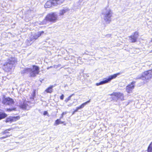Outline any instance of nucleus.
Returning <instances> with one entry per match:
<instances>
[{
	"label": "nucleus",
	"mask_w": 152,
	"mask_h": 152,
	"mask_svg": "<svg viewBox=\"0 0 152 152\" xmlns=\"http://www.w3.org/2000/svg\"><path fill=\"white\" fill-rule=\"evenodd\" d=\"M79 108H78V107H77L75 109V110H74V112H77L78 111V110H79Z\"/></svg>",
	"instance_id": "nucleus-31"
},
{
	"label": "nucleus",
	"mask_w": 152,
	"mask_h": 152,
	"mask_svg": "<svg viewBox=\"0 0 152 152\" xmlns=\"http://www.w3.org/2000/svg\"><path fill=\"white\" fill-rule=\"evenodd\" d=\"M147 151L148 152H152V142H151L148 146Z\"/></svg>",
	"instance_id": "nucleus-22"
},
{
	"label": "nucleus",
	"mask_w": 152,
	"mask_h": 152,
	"mask_svg": "<svg viewBox=\"0 0 152 152\" xmlns=\"http://www.w3.org/2000/svg\"><path fill=\"white\" fill-rule=\"evenodd\" d=\"M3 69L5 71L8 72L10 71V63L5 62L3 66Z\"/></svg>",
	"instance_id": "nucleus-12"
},
{
	"label": "nucleus",
	"mask_w": 152,
	"mask_h": 152,
	"mask_svg": "<svg viewBox=\"0 0 152 152\" xmlns=\"http://www.w3.org/2000/svg\"><path fill=\"white\" fill-rule=\"evenodd\" d=\"M53 0L47 1L45 4L44 7L45 8H49L53 6H55Z\"/></svg>",
	"instance_id": "nucleus-9"
},
{
	"label": "nucleus",
	"mask_w": 152,
	"mask_h": 152,
	"mask_svg": "<svg viewBox=\"0 0 152 152\" xmlns=\"http://www.w3.org/2000/svg\"><path fill=\"white\" fill-rule=\"evenodd\" d=\"M68 10V9H63L60 10L59 13V15L60 16H62L64 15Z\"/></svg>",
	"instance_id": "nucleus-17"
},
{
	"label": "nucleus",
	"mask_w": 152,
	"mask_h": 152,
	"mask_svg": "<svg viewBox=\"0 0 152 152\" xmlns=\"http://www.w3.org/2000/svg\"><path fill=\"white\" fill-rule=\"evenodd\" d=\"M90 102V99H89V100L86 101V102H84L81 104L78 107V108L79 109H82L86 105L87 103H89Z\"/></svg>",
	"instance_id": "nucleus-19"
},
{
	"label": "nucleus",
	"mask_w": 152,
	"mask_h": 152,
	"mask_svg": "<svg viewBox=\"0 0 152 152\" xmlns=\"http://www.w3.org/2000/svg\"><path fill=\"white\" fill-rule=\"evenodd\" d=\"M152 78V69L145 71L143 72L141 76L137 78L141 79L145 83H147Z\"/></svg>",
	"instance_id": "nucleus-2"
},
{
	"label": "nucleus",
	"mask_w": 152,
	"mask_h": 152,
	"mask_svg": "<svg viewBox=\"0 0 152 152\" xmlns=\"http://www.w3.org/2000/svg\"><path fill=\"white\" fill-rule=\"evenodd\" d=\"M55 6L60 5L63 4L65 1V0H53Z\"/></svg>",
	"instance_id": "nucleus-14"
},
{
	"label": "nucleus",
	"mask_w": 152,
	"mask_h": 152,
	"mask_svg": "<svg viewBox=\"0 0 152 152\" xmlns=\"http://www.w3.org/2000/svg\"><path fill=\"white\" fill-rule=\"evenodd\" d=\"M75 113V112H74V110L73 112H72V114H73Z\"/></svg>",
	"instance_id": "nucleus-32"
},
{
	"label": "nucleus",
	"mask_w": 152,
	"mask_h": 152,
	"mask_svg": "<svg viewBox=\"0 0 152 152\" xmlns=\"http://www.w3.org/2000/svg\"><path fill=\"white\" fill-rule=\"evenodd\" d=\"M61 119H58L55 121L54 125H57L60 124H63L64 125H66V123L64 121H61L60 120Z\"/></svg>",
	"instance_id": "nucleus-15"
},
{
	"label": "nucleus",
	"mask_w": 152,
	"mask_h": 152,
	"mask_svg": "<svg viewBox=\"0 0 152 152\" xmlns=\"http://www.w3.org/2000/svg\"><path fill=\"white\" fill-rule=\"evenodd\" d=\"M151 42H152V38H151Z\"/></svg>",
	"instance_id": "nucleus-33"
},
{
	"label": "nucleus",
	"mask_w": 152,
	"mask_h": 152,
	"mask_svg": "<svg viewBox=\"0 0 152 152\" xmlns=\"http://www.w3.org/2000/svg\"><path fill=\"white\" fill-rule=\"evenodd\" d=\"M20 118V116L19 115L12 117L10 118V122L15 121L19 120Z\"/></svg>",
	"instance_id": "nucleus-16"
},
{
	"label": "nucleus",
	"mask_w": 152,
	"mask_h": 152,
	"mask_svg": "<svg viewBox=\"0 0 152 152\" xmlns=\"http://www.w3.org/2000/svg\"><path fill=\"white\" fill-rule=\"evenodd\" d=\"M151 52H152V50H151Z\"/></svg>",
	"instance_id": "nucleus-34"
},
{
	"label": "nucleus",
	"mask_w": 152,
	"mask_h": 152,
	"mask_svg": "<svg viewBox=\"0 0 152 152\" xmlns=\"http://www.w3.org/2000/svg\"><path fill=\"white\" fill-rule=\"evenodd\" d=\"M105 9L106 10V12L105 14L104 19L106 21H110L109 19L112 16V12L110 10H107V8Z\"/></svg>",
	"instance_id": "nucleus-7"
},
{
	"label": "nucleus",
	"mask_w": 152,
	"mask_h": 152,
	"mask_svg": "<svg viewBox=\"0 0 152 152\" xmlns=\"http://www.w3.org/2000/svg\"><path fill=\"white\" fill-rule=\"evenodd\" d=\"M64 94H62L60 96V99L61 100H63L64 99Z\"/></svg>",
	"instance_id": "nucleus-30"
},
{
	"label": "nucleus",
	"mask_w": 152,
	"mask_h": 152,
	"mask_svg": "<svg viewBox=\"0 0 152 152\" xmlns=\"http://www.w3.org/2000/svg\"><path fill=\"white\" fill-rule=\"evenodd\" d=\"M58 20L57 15L56 12H53L48 14L45 17L43 21L46 22L54 23L56 22Z\"/></svg>",
	"instance_id": "nucleus-3"
},
{
	"label": "nucleus",
	"mask_w": 152,
	"mask_h": 152,
	"mask_svg": "<svg viewBox=\"0 0 152 152\" xmlns=\"http://www.w3.org/2000/svg\"><path fill=\"white\" fill-rule=\"evenodd\" d=\"M117 99H120L121 101L124 100V94L123 93L119 92Z\"/></svg>",
	"instance_id": "nucleus-20"
},
{
	"label": "nucleus",
	"mask_w": 152,
	"mask_h": 152,
	"mask_svg": "<svg viewBox=\"0 0 152 152\" xmlns=\"http://www.w3.org/2000/svg\"><path fill=\"white\" fill-rule=\"evenodd\" d=\"M74 95V94L70 95L67 98H66L65 99L64 102L66 103H67L69 100H70L71 97Z\"/></svg>",
	"instance_id": "nucleus-23"
},
{
	"label": "nucleus",
	"mask_w": 152,
	"mask_h": 152,
	"mask_svg": "<svg viewBox=\"0 0 152 152\" xmlns=\"http://www.w3.org/2000/svg\"><path fill=\"white\" fill-rule=\"evenodd\" d=\"M66 112H63L61 114V116L60 117V119L62 118L63 117L64 115L67 113Z\"/></svg>",
	"instance_id": "nucleus-28"
},
{
	"label": "nucleus",
	"mask_w": 152,
	"mask_h": 152,
	"mask_svg": "<svg viewBox=\"0 0 152 152\" xmlns=\"http://www.w3.org/2000/svg\"><path fill=\"white\" fill-rule=\"evenodd\" d=\"M13 99L10 98V111L16 110V105Z\"/></svg>",
	"instance_id": "nucleus-8"
},
{
	"label": "nucleus",
	"mask_w": 152,
	"mask_h": 152,
	"mask_svg": "<svg viewBox=\"0 0 152 152\" xmlns=\"http://www.w3.org/2000/svg\"><path fill=\"white\" fill-rule=\"evenodd\" d=\"M135 83V81H133L126 86V90L127 93H129L132 92V90L134 88Z\"/></svg>",
	"instance_id": "nucleus-6"
},
{
	"label": "nucleus",
	"mask_w": 152,
	"mask_h": 152,
	"mask_svg": "<svg viewBox=\"0 0 152 152\" xmlns=\"http://www.w3.org/2000/svg\"><path fill=\"white\" fill-rule=\"evenodd\" d=\"M2 102L3 104L5 105H9L10 104V98L7 97L5 96H4Z\"/></svg>",
	"instance_id": "nucleus-11"
},
{
	"label": "nucleus",
	"mask_w": 152,
	"mask_h": 152,
	"mask_svg": "<svg viewBox=\"0 0 152 152\" xmlns=\"http://www.w3.org/2000/svg\"><path fill=\"white\" fill-rule=\"evenodd\" d=\"M121 73V72H119L110 75L105 80L101 81L98 83H96V85L97 86H98L107 83L110 81L112 80L115 78L118 75H120Z\"/></svg>",
	"instance_id": "nucleus-4"
},
{
	"label": "nucleus",
	"mask_w": 152,
	"mask_h": 152,
	"mask_svg": "<svg viewBox=\"0 0 152 152\" xmlns=\"http://www.w3.org/2000/svg\"><path fill=\"white\" fill-rule=\"evenodd\" d=\"M138 32H134L133 34L129 37V39L131 42L134 43L136 42L139 37Z\"/></svg>",
	"instance_id": "nucleus-5"
},
{
	"label": "nucleus",
	"mask_w": 152,
	"mask_h": 152,
	"mask_svg": "<svg viewBox=\"0 0 152 152\" xmlns=\"http://www.w3.org/2000/svg\"><path fill=\"white\" fill-rule=\"evenodd\" d=\"M6 116L7 115L5 113H0V120L6 117Z\"/></svg>",
	"instance_id": "nucleus-24"
},
{
	"label": "nucleus",
	"mask_w": 152,
	"mask_h": 152,
	"mask_svg": "<svg viewBox=\"0 0 152 152\" xmlns=\"http://www.w3.org/2000/svg\"><path fill=\"white\" fill-rule=\"evenodd\" d=\"M17 62V60L15 58H11L10 59V64H14Z\"/></svg>",
	"instance_id": "nucleus-21"
},
{
	"label": "nucleus",
	"mask_w": 152,
	"mask_h": 152,
	"mask_svg": "<svg viewBox=\"0 0 152 152\" xmlns=\"http://www.w3.org/2000/svg\"><path fill=\"white\" fill-rule=\"evenodd\" d=\"M20 107L24 110H28L29 109V107L28 104L26 103H23L20 105Z\"/></svg>",
	"instance_id": "nucleus-13"
},
{
	"label": "nucleus",
	"mask_w": 152,
	"mask_h": 152,
	"mask_svg": "<svg viewBox=\"0 0 152 152\" xmlns=\"http://www.w3.org/2000/svg\"><path fill=\"white\" fill-rule=\"evenodd\" d=\"M33 70L31 68H25L23 71L24 74L28 73L30 72V77H34L36 75H38L39 72V68L37 66L33 65L32 66Z\"/></svg>",
	"instance_id": "nucleus-1"
},
{
	"label": "nucleus",
	"mask_w": 152,
	"mask_h": 152,
	"mask_svg": "<svg viewBox=\"0 0 152 152\" xmlns=\"http://www.w3.org/2000/svg\"><path fill=\"white\" fill-rule=\"evenodd\" d=\"M9 130L8 129L7 130H5V131L4 132H3V134H6V133H7V134H7L6 136V137H1L0 138V139H4V138H5L6 137H8L9 136V132H8V131H9Z\"/></svg>",
	"instance_id": "nucleus-25"
},
{
	"label": "nucleus",
	"mask_w": 152,
	"mask_h": 152,
	"mask_svg": "<svg viewBox=\"0 0 152 152\" xmlns=\"http://www.w3.org/2000/svg\"><path fill=\"white\" fill-rule=\"evenodd\" d=\"M44 31H39L38 32L37 34H35L34 36H33L32 38H31V41L33 40H36L39 37L41 36L42 34H44Z\"/></svg>",
	"instance_id": "nucleus-10"
},
{
	"label": "nucleus",
	"mask_w": 152,
	"mask_h": 152,
	"mask_svg": "<svg viewBox=\"0 0 152 152\" xmlns=\"http://www.w3.org/2000/svg\"><path fill=\"white\" fill-rule=\"evenodd\" d=\"M35 96V91H34L33 92L31 96L30 97V99L31 100H34V97Z\"/></svg>",
	"instance_id": "nucleus-27"
},
{
	"label": "nucleus",
	"mask_w": 152,
	"mask_h": 152,
	"mask_svg": "<svg viewBox=\"0 0 152 152\" xmlns=\"http://www.w3.org/2000/svg\"><path fill=\"white\" fill-rule=\"evenodd\" d=\"M43 114L44 115H48V114L47 111H45L43 112Z\"/></svg>",
	"instance_id": "nucleus-29"
},
{
	"label": "nucleus",
	"mask_w": 152,
	"mask_h": 152,
	"mask_svg": "<svg viewBox=\"0 0 152 152\" xmlns=\"http://www.w3.org/2000/svg\"><path fill=\"white\" fill-rule=\"evenodd\" d=\"M53 87V86H50L45 90V91L47 93H51L53 91V89H52Z\"/></svg>",
	"instance_id": "nucleus-18"
},
{
	"label": "nucleus",
	"mask_w": 152,
	"mask_h": 152,
	"mask_svg": "<svg viewBox=\"0 0 152 152\" xmlns=\"http://www.w3.org/2000/svg\"><path fill=\"white\" fill-rule=\"evenodd\" d=\"M119 93V92H113L110 95L111 96H114L117 98Z\"/></svg>",
	"instance_id": "nucleus-26"
}]
</instances>
